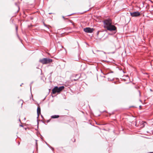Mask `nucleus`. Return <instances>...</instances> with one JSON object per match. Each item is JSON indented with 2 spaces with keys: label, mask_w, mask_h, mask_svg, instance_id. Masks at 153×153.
Returning a JSON list of instances; mask_svg holds the SVG:
<instances>
[{
  "label": "nucleus",
  "mask_w": 153,
  "mask_h": 153,
  "mask_svg": "<svg viewBox=\"0 0 153 153\" xmlns=\"http://www.w3.org/2000/svg\"><path fill=\"white\" fill-rule=\"evenodd\" d=\"M64 87L62 86L58 88L57 86H56L52 90V93L55 94L56 93H59L64 88Z\"/></svg>",
  "instance_id": "2"
},
{
  "label": "nucleus",
  "mask_w": 153,
  "mask_h": 153,
  "mask_svg": "<svg viewBox=\"0 0 153 153\" xmlns=\"http://www.w3.org/2000/svg\"><path fill=\"white\" fill-rule=\"evenodd\" d=\"M111 22L110 20H105L104 21V27L106 29L111 24Z\"/></svg>",
  "instance_id": "3"
},
{
  "label": "nucleus",
  "mask_w": 153,
  "mask_h": 153,
  "mask_svg": "<svg viewBox=\"0 0 153 153\" xmlns=\"http://www.w3.org/2000/svg\"><path fill=\"white\" fill-rule=\"evenodd\" d=\"M78 75H77V74L76 75V76H78Z\"/></svg>",
  "instance_id": "12"
},
{
  "label": "nucleus",
  "mask_w": 153,
  "mask_h": 153,
  "mask_svg": "<svg viewBox=\"0 0 153 153\" xmlns=\"http://www.w3.org/2000/svg\"><path fill=\"white\" fill-rule=\"evenodd\" d=\"M130 14L132 17H137L140 16V13L138 11L130 12Z\"/></svg>",
  "instance_id": "4"
},
{
  "label": "nucleus",
  "mask_w": 153,
  "mask_h": 153,
  "mask_svg": "<svg viewBox=\"0 0 153 153\" xmlns=\"http://www.w3.org/2000/svg\"><path fill=\"white\" fill-rule=\"evenodd\" d=\"M37 113L39 117L41 114V109L39 107H38L37 109Z\"/></svg>",
  "instance_id": "7"
},
{
  "label": "nucleus",
  "mask_w": 153,
  "mask_h": 153,
  "mask_svg": "<svg viewBox=\"0 0 153 153\" xmlns=\"http://www.w3.org/2000/svg\"><path fill=\"white\" fill-rule=\"evenodd\" d=\"M44 25H45V26H46V27H47V25H45V24H44Z\"/></svg>",
  "instance_id": "11"
},
{
  "label": "nucleus",
  "mask_w": 153,
  "mask_h": 153,
  "mask_svg": "<svg viewBox=\"0 0 153 153\" xmlns=\"http://www.w3.org/2000/svg\"><path fill=\"white\" fill-rule=\"evenodd\" d=\"M16 31L17 32V30H18V27L16 26Z\"/></svg>",
  "instance_id": "9"
},
{
  "label": "nucleus",
  "mask_w": 153,
  "mask_h": 153,
  "mask_svg": "<svg viewBox=\"0 0 153 153\" xmlns=\"http://www.w3.org/2000/svg\"><path fill=\"white\" fill-rule=\"evenodd\" d=\"M52 62V60L49 58H44L39 60V62L43 64L50 63Z\"/></svg>",
  "instance_id": "1"
},
{
  "label": "nucleus",
  "mask_w": 153,
  "mask_h": 153,
  "mask_svg": "<svg viewBox=\"0 0 153 153\" xmlns=\"http://www.w3.org/2000/svg\"><path fill=\"white\" fill-rule=\"evenodd\" d=\"M94 30L93 28L86 27L84 29V31L86 33H91Z\"/></svg>",
  "instance_id": "5"
},
{
  "label": "nucleus",
  "mask_w": 153,
  "mask_h": 153,
  "mask_svg": "<svg viewBox=\"0 0 153 153\" xmlns=\"http://www.w3.org/2000/svg\"><path fill=\"white\" fill-rule=\"evenodd\" d=\"M62 17H63V18L64 19V16H63Z\"/></svg>",
  "instance_id": "14"
},
{
  "label": "nucleus",
  "mask_w": 153,
  "mask_h": 153,
  "mask_svg": "<svg viewBox=\"0 0 153 153\" xmlns=\"http://www.w3.org/2000/svg\"><path fill=\"white\" fill-rule=\"evenodd\" d=\"M78 79H74V80L75 81H76L77 80H78Z\"/></svg>",
  "instance_id": "10"
},
{
  "label": "nucleus",
  "mask_w": 153,
  "mask_h": 153,
  "mask_svg": "<svg viewBox=\"0 0 153 153\" xmlns=\"http://www.w3.org/2000/svg\"><path fill=\"white\" fill-rule=\"evenodd\" d=\"M59 117V116L58 115H54L52 116L51 117V118H58Z\"/></svg>",
  "instance_id": "8"
},
{
  "label": "nucleus",
  "mask_w": 153,
  "mask_h": 153,
  "mask_svg": "<svg viewBox=\"0 0 153 153\" xmlns=\"http://www.w3.org/2000/svg\"><path fill=\"white\" fill-rule=\"evenodd\" d=\"M80 78V76H79L78 77V79L79 78Z\"/></svg>",
  "instance_id": "13"
},
{
  "label": "nucleus",
  "mask_w": 153,
  "mask_h": 153,
  "mask_svg": "<svg viewBox=\"0 0 153 153\" xmlns=\"http://www.w3.org/2000/svg\"><path fill=\"white\" fill-rule=\"evenodd\" d=\"M144 126V125H143L142 127H143Z\"/></svg>",
  "instance_id": "15"
},
{
  "label": "nucleus",
  "mask_w": 153,
  "mask_h": 153,
  "mask_svg": "<svg viewBox=\"0 0 153 153\" xmlns=\"http://www.w3.org/2000/svg\"><path fill=\"white\" fill-rule=\"evenodd\" d=\"M107 30L110 31L115 30L116 29V27L114 25H112L111 24L108 26L107 28Z\"/></svg>",
  "instance_id": "6"
},
{
  "label": "nucleus",
  "mask_w": 153,
  "mask_h": 153,
  "mask_svg": "<svg viewBox=\"0 0 153 153\" xmlns=\"http://www.w3.org/2000/svg\"><path fill=\"white\" fill-rule=\"evenodd\" d=\"M20 126H23L22 125H20Z\"/></svg>",
  "instance_id": "16"
}]
</instances>
